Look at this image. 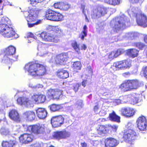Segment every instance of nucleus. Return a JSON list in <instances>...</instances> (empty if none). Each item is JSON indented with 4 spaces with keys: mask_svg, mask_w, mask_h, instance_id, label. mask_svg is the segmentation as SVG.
I'll return each instance as SVG.
<instances>
[{
    "mask_svg": "<svg viewBox=\"0 0 147 147\" xmlns=\"http://www.w3.org/2000/svg\"><path fill=\"white\" fill-rule=\"evenodd\" d=\"M46 96L42 94H34L31 98L24 96L19 97L17 99V103L21 106L27 107H31L34 103L40 104L44 103L46 101Z\"/></svg>",
    "mask_w": 147,
    "mask_h": 147,
    "instance_id": "1",
    "label": "nucleus"
},
{
    "mask_svg": "<svg viewBox=\"0 0 147 147\" xmlns=\"http://www.w3.org/2000/svg\"><path fill=\"white\" fill-rule=\"evenodd\" d=\"M24 69L33 77H40L46 74V66L37 61L29 62L24 66Z\"/></svg>",
    "mask_w": 147,
    "mask_h": 147,
    "instance_id": "2",
    "label": "nucleus"
},
{
    "mask_svg": "<svg viewBox=\"0 0 147 147\" xmlns=\"http://www.w3.org/2000/svg\"><path fill=\"white\" fill-rule=\"evenodd\" d=\"M49 33L43 32L40 34V36L43 40L46 41L57 42L59 40V38L63 35L62 30L58 26H50L48 27Z\"/></svg>",
    "mask_w": 147,
    "mask_h": 147,
    "instance_id": "3",
    "label": "nucleus"
},
{
    "mask_svg": "<svg viewBox=\"0 0 147 147\" xmlns=\"http://www.w3.org/2000/svg\"><path fill=\"white\" fill-rule=\"evenodd\" d=\"M41 9L37 8H32L28 11L29 14L26 19L27 22V24L29 28H32L36 25L40 24L42 21L40 20H37L36 22L37 17Z\"/></svg>",
    "mask_w": 147,
    "mask_h": 147,
    "instance_id": "4",
    "label": "nucleus"
},
{
    "mask_svg": "<svg viewBox=\"0 0 147 147\" xmlns=\"http://www.w3.org/2000/svg\"><path fill=\"white\" fill-rule=\"evenodd\" d=\"M126 18L118 16L114 18L111 20L110 25L114 31L117 32L126 27Z\"/></svg>",
    "mask_w": 147,
    "mask_h": 147,
    "instance_id": "5",
    "label": "nucleus"
},
{
    "mask_svg": "<svg viewBox=\"0 0 147 147\" xmlns=\"http://www.w3.org/2000/svg\"><path fill=\"white\" fill-rule=\"evenodd\" d=\"M141 85L140 82L137 79L127 80L121 85L120 88L123 92H126L136 89Z\"/></svg>",
    "mask_w": 147,
    "mask_h": 147,
    "instance_id": "6",
    "label": "nucleus"
},
{
    "mask_svg": "<svg viewBox=\"0 0 147 147\" xmlns=\"http://www.w3.org/2000/svg\"><path fill=\"white\" fill-rule=\"evenodd\" d=\"M45 16L47 19L53 22L61 21L64 19V16L61 13L50 9L46 10Z\"/></svg>",
    "mask_w": 147,
    "mask_h": 147,
    "instance_id": "7",
    "label": "nucleus"
},
{
    "mask_svg": "<svg viewBox=\"0 0 147 147\" xmlns=\"http://www.w3.org/2000/svg\"><path fill=\"white\" fill-rule=\"evenodd\" d=\"M5 54L2 61L5 60L15 61H17V57L13 56L16 52V49L14 46L11 45L9 46L5 49Z\"/></svg>",
    "mask_w": 147,
    "mask_h": 147,
    "instance_id": "8",
    "label": "nucleus"
},
{
    "mask_svg": "<svg viewBox=\"0 0 147 147\" xmlns=\"http://www.w3.org/2000/svg\"><path fill=\"white\" fill-rule=\"evenodd\" d=\"M47 95L50 100H58L63 96V91L58 89L51 88L48 90Z\"/></svg>",
    "mask_w": 147,
    "mask_h": 147,
    "instance_id": "9",
    "label": "nucleus"
},
{
    "mask_svg": "<svg viewBox=\"0 0 147 147\" xmlns=\"http://www.w3.org/2000/svg\"><path fill=\"white\" fill-rule=\"evenodd\" d=\"M26 130L35 135H38L44 134L45 133V129L44 126L38 124L28 125Z\"/></svg>",
    "mask_w": 147,
    "mask_h": 147,
    "instance_id": "10",
    "label": "nucleus"
},
{
    "mask_svg": "<svg viewBox=\"0 0 147 147\" xmlns=\"http://www.w3.org/2000/svg\"><path fill=\"white\" fill-rule=\"evenodd\" d=\"M108 11L107 7L103 6H98L94 9L91 14L92 18L95 19L104 16Z\"/></svg>",
    "mask_w": 147,
    "mask_h": 147,
    "instance_id": "11",
    "label": "nucleus"
},
{
    "mask_svg": "<svg viewBox=\"0 0 147 147\" xmlns=\"http://www.w3.org/2000/svg\"><path fill=\"white\" fill-rule=\"evenodd\" d=\"M65 118L61 115L53 117L51 119V123L53 127H61L64 123Z\"/></svg>",
    "mask_w": 147,
    "mask_h": 147,
    "instance_id": "12",
    "label": "nucleus"
},
{
    "mask_svg": "<svg viewBox=\"0 0 147 147\" xmlns=\"http://www.w3.org/2000/svg\"><path fill=\"white\" fill-rule=\"evenodd\" d=\"M138 137L137 133L134 130L130 129L124 130L123 138L124 140L128 141L134 140Z\"/></svg>",
    "mask_w": 147,
    "mask_h": 147,
    "instance_id": "13",
    "label": "nucleus"
},
{
    "mask_svg": "<svg viewBox=\"0 0 147 147\" xmlns=\"http://www.w3.org/2000/svg\"><path fill=\"white\" fill-rule=\"evenodd\" d=\"M136 123L140 131L147 130V119L145 116L142 115L139 117L136 120Z\"/></svg>",
    "mask_w": 147,
    "mask_h": 147,
    "instance_id": "14",
    "label": "nucleus"
},
{
    "mask_svg": "<svg viewBox=\"0 0 147 147\" xmlns=\"http://www.w3.org/2000/svg\"><path fill=\"white\" fill-rule=\"evenodd\" d=\"M68 59L67 55L65 53L57 55L55 58V63L58 65H63L66 63Z\"/></svg>",
    "mask_w": 147,
    "mask_h": 147,
    "instance_id": "15",
    "label": "nucleus"
},
{
    "mask_svg": "<svg viewBox=\"0 0 147 147\" xmlns=\"http://www.w3.org/2000/svg\"><path fill=\"white\" fill-rule=\"evenodd\" d=\"M69 132L66 131H56L54 132L53 135V138L59 140L62 139H65L69 136Z\"/></svg>",
    "mask_w": 147,
    "mask_h": 147,
    "instance_id": "16",
    "label": "nucleus"
},
{
    "mask_svg": "<svg viewBox=\"0 0 147 147\" xmlns=\"http://www.w3.org/2000/svg\"><path fill=\"white\" fill-rule=\"evenodd\" d=\"M121 115L127 117H132L135 114V112L132 108L129 107H124L121 108Z\"/></svg>",
    "mask_w": 147,
    "mask_h": 147,
    "instance_id": "17",
    "label": "nucleus"
},
{
    "mask_svg": "<svg viewBox=\"0 0 147 147\" xmlns=\"http://www.w3.org/2000/svg\"><path fill=\"white\" fill-rule=\"evenodd\" d=\"M34 136L31 134L24 133L21 135L19 137V140L22 144H27L32 141Z\"/></svg>",
    "mask_w": 147,
    "mask_h": 147,
    "instance_id": "18",
    "label": "nucleus"
},
{
    "mask_svg": "<svg viewBox=\"0 0 147 147\" xmlns=\"http://www.w3.org/2000/svg\"><path fill=\"white\" fill-rule=\"evenodd\" d=\"M105 143L106 147H115L118 144L119 142L113 138L109 137L105 139Z\"/></svg>",
    "mask_w": 147,
    "mask_h": 147,
    "instance_id": "19",
    "label": "nucleus"
},
{
    "mask_svg": "<svg viewBox=\"0 0 147 147\" xmlns=\"http://www.w3.org/2000/svg\"><path fill=\"white\" fill-rule=\"evenodd\" d=\"M56 75L58 78L63 80L66 79L69 77L68 71L63 68L58 69L56 72Z\"/></svg>",
    "mask_w": 147,
    "mask_h": 147,
    "instance_id": "20",
    "label": "nucleus"
},
{
    "mask_svg": "<svg viewBox=\"0 0 147 147\" xmlns=\"http://www.w3.org/2000/svg\"><path fill=\"white\" fill-rule=\"evenodd\" d=\"M10 119L16 122H20V115L17 111L15 109L10 110L8 113Z\"/></svg>",
    "mask_w": 147,
    "mask_h": 147,
    "instance_id": "21",
    "label": "nucleus"
},
{
    "mask_svg": "<svg viewBox=\"0 0 147 147\" xmlns=\"http://www.w3.org/2000/svg\"><path fill=\"white\" fill-rule=\"evenodd\" d=\"M36 112L37 116L40 119H44L47 116V113L44 108H38L36 110Z\"/></svg>",
    "mask_w": 147,
    "mask_h": 147,
    "instance_id": "22",
    "label": "nucleus"
},
{
    "mask_svg": "<svg viewBox=\"0 0 147 147\" xmlns=\"http://www.w3.org/2000/svg\"><path fill=\"white\" fill-rule=\"evenodd\" d=\"M24 118L29 121H32L35 119L36 115L35 113L32 111H28L23 113Z\"/></svg>",
    "mask_w": 147,
    "mask_h": 147,
    "instance_id": "23",
    "label": "nucleus"
},
{
    "mask_svg": "<svg viewBox=\"0 0 147 147\" xmlns=\"http://www.w3.org/2000/svg\"><path fill=\"white\" fill-rule=\"evenodd\" d=\"M107 125H100L96 128L98 134L100 135L106 134L108 133Z\"/></svg>",
    "mask_w": 147,
    "mask_h": 147,
    "instance_id": "24",
    "label": "nucleus"
},
{
    "mask_svg": "<svg viewBox=\"0 0 147 147\" xmlns=\"http://www.w3.org/2000/svg\"><path fill=\"white\" fill-rule=\"evenodd\" d=\"M16 33L13 30L12 28L8 27L6 30L2 35L5 38H9L12 37L16 38L15 36Z\"/></svg>",
    "mask_w": 147,
    "mask_h": 147,
    "instance_id": "25",
    "label": "nucleus"
},
{
    "mask_svg": "<svg viewBox=\"0 0 147 147\" xmlns=\"http://www.w3.org/2000/svg\"><path fill=\"white\" fill-rule=\"evenodd\" d=\"M140 16L141 19L137 20L138 24L144 27H147V16L143 14H140Z\"/></svg>",
    "mask_w": 147,
    "mask_h": 147,
    "instance_id": "26",
    "label": "nucleus"
},
{
    "mask_svg": "<svg viewBox=\"0 0 147 147\" xmlns=\"http://www.w3.org/2000/svg\"><path fill=\"white\" fill-rule=\"evenodd\" d=\"M139 51L135 49H130L127 50L126 54L130 57L132 58L138 56Z\"/></svg>",
    "mask_w": 147,
    "mask_h": 147,
    "instance_id": "27",
    "label": "nucleus"
},
{
    "mask_svg": "<svg viewBox=\"0 0 147 147\" xmlns=\"http://www.w3.org/2000/svg\"><path fill=\"white\" fill-rule=\"evenodd\" d=\"M108 117L109 119L112 121L118 123L120 122V117L117 115L114 111L109 114Z\"/></svg>",
    "mask_w": 147,
    "mask_h": 147,
    "instance_id": "28",
    "label": "nucleus"
},
{
    "mask_svg": "<svg viewBox=\"0 0 147 147\" xmlns=\"http://www.w3.org/2000/svg\"><path fill=\"white\" fill-rule=\"evenodd\" d=\"M17 144L15 140H10L8 141H3L1 143L3 147H14Z\"/></svg>",
    "mask_w": 147,
    "mask_h": 147,
    "instance_id": "29",
    "label": "nucleus"
},
{
    "mask_svg": "<svg viewBox=\"0 0 147 147\" xmlns=\"http://www.w3.org/2000/svg\"><path fill=\"white\" fill-rule=\"evenodd\" d=\"M50 109L51 111L55 112L61 111L63 109V108L61 104L57 105L53 104L50 106Z\"/></svg>",
    "mask_w": 147,
    "mask_h": 147,
    "instance_id": "30",
    "label": "nucleus"
},
{
    "mask_svg": "<svg viewBox=\"0 0 147 147\" xmlns=\"http://www.w3.org/2000/svg\"><path fill=\"white\" fill-rule=\"evenodd\" d=\"M124 70L129 69L131 66V61L128 59L122 60Z\"/></svg>",
    "mask_w": 147,
    "mask_h": 147,
    "instance_id": "31",
    "label": "nucleus"
},
{
    "mask_svg": "<svg viewBox=\"0 0 147 147\" xmlns=\"http://www.w3.org/2000/svg\"><path fill=\"white\" fill-rule=\"evenodd\" d=\"M71 46L75 51L78 54L80 53V46L77 42L75 40H73L71 43Z\"/></svg>",
    "mask_w": 147,
    "mask_h": 147,
    "instance_id": "32",
    "label": "nucleus"
},
{
    "mask_svg": "<svg viewBox=\"0 0 147 147\" xmlns=\"http://www.w3.org/2000/svg\"><path fill=\"white\" fill-rule=\"evenodd\" d=\"M0 23L6 26H9L11 24L10 20L7 17L2 18L0 21Z\"/></svg>",
    "mask_w": 147,
    "mask_h": 147,
    "instance_id": "33",
    "label": "nucleus"
},
{
    "mask_svg": "<svg viewBox=\"0 0 147 147\" xmlns=\"http://www.w3.org/2000/svg\"><path fill=\"white\" fill-rule=\"evenodd\" d=\"M121 1V0H105V1L108 4L115 6L119 4Z\"/></svg>",
    "mask_w": 147,
    "mask_h": 147,
    "instance_id": "34",
    "label": "nucleus"
},
{
    "mask_svg": "<svg viewBox=\"0 0 147 147\" xmlns=\"http://www.w3.org/2000/svg\"><path fill=\"white\" fill-rule=\"evenodd\" d=\"M115 67L119 70H124L122 60L117 61L114 63Z\"/></svg>",
    "mask_w": 147,
    "mask_h": 147,
    "instance_id": "35",
    "label": "nucleus"
},
{
    "mask_svg": "<svg viewBox=\"0 0 147 147\" xmlns=\"http://www.w3.org/2000/svg\"><path fill=\"white\" fill-rule=\"evenodd\" d=\"M134 46L140 50H143L146 46L145 44L144 43L138 42L134 43Z\"/></svg>",
    "mask_w": 147,
    "mask_h": 147,
    "instance_id": "36",
    "label": "nucleus"
},
{
    "mask_svg": "<svg viewBox=\"0 0 147 147\" xmlns=\"http://www.w3.org/2000/svg\"><path fill=\"white\" fill-rule=\"evenodd\" d=\"M81 64L80 61H77L74 62L73 64V68L76 70H78L81 69Z\"/></svg>",
    "mask_w": 147,
    "mask_h": 147,
    "instance_id": "37",
    "label": "nucleus"
},
{
    "mask_svg": "<svg viewBox=\"0 0 147 147\" xmlns=\"http://www.w3.org/2000/svg\"><path fill=\"white\" fill-rule=\"evenodd\" d=\"M0 132L2 136H6L9 134V131L8 129L2 127L0 130Z\"/></svg>",
    "mask_w": 147,
    "mask_h": 147,
    "instance_id": "38",
    "label": "nucleus"
},
{
    "mask_svg": "<svg viewBox=\"0 0 147 147\" xmlns=\"http://www.w3.org/2000/svg\"><path fill=\"white\" fill-rule=\"evenodd\" d=\"M108 130V132L109 131L111 130V129H112V131L115 132L117 131V129L118 128V126L116 125H111L109 124L107 125Z\"/></svg>",
    "mask_w": 147,
    "mask_h": 147,
    "instance_id": "39",
    "label": "nucleus"
},
{
    "mask_svg": "<svg viewBox=\"0 0 147 147\" xmlns=\"http://www.w3.org/2000/svg\"><path fill=\"white\" fill-rule=\"evenodd\" d=\"M113 51L116 58L124 53V51L121 49H118L116 51Z\"/></svg>",
    "mask_w": 147,
    "mask_h": 147,
    "instance_id": "40",
    "label": "nucleus"
},
{
    "mask_svg": "<svg viewBox=\"0 0 147 147\" xmlns=\"http://www.w3.org/2000/svg\"><path fill=\"white\" fill-rule=\"evenodd\" d=\"M70 7V6L69 4L62 3L60 10L64 11H66L69 9Z\"/></svg>",
    "mask_w": 147,
    "mask_h": 147,
    "instance_id": "41",
    "label": "nucleus"
},
{
    "mask_svg": "<svg viewBox=\"0 0 147 147\" xmlns=\"http://www.w3.org/2000/svg\"><path fill=\"white\" fill-rule=\"evenodd\" d=\"M8 27L0 23V33L3 35Z\"/></svg>",
    "mask_w": 147,
    "mask_h": 147,
    "instance_id": "42",
    "label": "nucleus"
},
{
    "mask_svg": "<svg viewBox=\"0 0 147 147\" xmlns=\"http://www.w3.org/2000/svg\"><path fill=\"white\" fill-rule=\"evenodd\" d=\"M87 32L85 31H82L79 35V37L82 40H84V37H86L87 36Z\"/></svg>",
    "mask_w": 147,
    "mask_h": 147,
    "instance_id": "43",
    "label": "nucleus"
},
{
    "mask_svg": "<svg viewBox=\"0 0 147 147\" xmlns=\"http://www.w3.org/2000/svg\"><path fill=\"white\" fill-rule=\"evenodd\" d=\"M108 58L110 60H112L116 58L113 51H111L108 54Z\"/></svg>",
    "mask_w": 147,
    "mask_h": 147,
    "instance_id": "44",
    "label": "nucleus"
},
{
    "mask_svg": "<svg viewBox=\"0 0 147 147\" xmlns=\"http://www.w3.org/2000/svg\"><path fill=\"white\" fill-rule=\"evenodd\" d=\"M142 70L143 76L147 80V66L143 67Z\"/></svg>",
    "mask_w": 147,
    "mask_h": 147,
    "instance_id": "45",
    "label": "nucleus"
},
{
    "mask_svg": "<svg viewBox=\"0 0 147 147\" xmlns=\"http://www.w3.org/2000/svg\"><path fill=\"white\" fill-rule=\"evenodd\" d=\"M62 3L60 2H57L55 3L53 5L54 8L56 9H61Z\"/></svg>",
    "mask_w": 147,
    "mask_h": 147,
    "instance_id": "46",
    "label": "nucleus"
},
{
    "mask_svg": "<svg viewBox=\"0 0 147 147\" xmlns=\"http://www.w3.org/2000/svg\"><path fill=\"white\" fill-rule=\"evenodd\" d=\"M30 4L32 6H34V5H35L37 3L41 2L43 0H30Z\"/></svg>",
    "mask_w": 147,
    "mask_h": 147,
    "instance_id": "47",
    "label": "nucleus"
},
{
    "mask_svg": "<svg viewBox=\"0 0 147 147\" xmlns=\"http://www.w3.org/2000/svg\"><path fill=\"white\" fill-rule=\"evenodd\" d=\"M80 86V84L79 83H76L73 85V90L75 92H76L78 91Z\"/></svg>",
    "mask_w": 147,
    "mask_h": 147,
    "instance_id": "48",
    "label": "nucleus"
},
{
    "mask_svg": "<svg viewBox=\"0 0 147 147\" xmlns=\"http://www.w3.org/2000/svg\"><path fill=\"white\" fill-rule=\"evenodd\" d=\"M131 74L129 72H127L123 73L122 74V76L124 78H127L129 77Z\"/></svg>",
    "mask_w": 147,
    "mask_h": 147,
    "instance_id": "49",
    "label": "nucleus"
},
{
    "mask_svg": "<svg viewBox=\"0 0 147 147\" xmlns=\"http://www.w3.org/2000/svg\"><path fill=\"white\" fill-rule=\"evenodd\" d=\"M91 144L93 146L96 147L98 145V141H92Z\"/></svg>",
    "mask_w": 147,
    "mask_h": 147,
    "instance_id": "50",
    "label": "nucleus"
},
{
    "mask_svg": "<svg viewBox=\"0 0 147 147\" xmlns=\"http://www.w3.org/2000/svg\"><path fill=\"white\" fill-rule=\"evenodd\" d=\"M87 47L86 45L85 44H82L81 46V48H80V50H85L87 49Z\"/></svg>",
    "mask_w": 147,
    "mask_h": 147,
    "instance_id": "51",
    "label": "nucleus"
},
{
    "mask_svg": "<svg viewBox=\"0 0 147 147\" xmlns=\"http://www.w3.org/2000/svg\"><path fill=\"white\" fill-rule=\"evenodd\" d=\"M130 2L133 4L137 3L139 2L141 0H129Z\"/></svg>",
    "mask_w": 147,
    "mask_h": 147,
    "instance_id": "52",
    "label": "nucleus"
},
{
    "mask_svg": "<svg viewBox=\"0 0 147 147\" xmlns=\"http://www.w3.org/2000/svg\"><path fill=\"white\" fill-rule=\"evenodd\" d=\"M99 109V106L98 105H95L94 107V111L95 112L98 111Z\"/></svg>",
    "mask_w": 147,
    "mask_h": 147,
    "instance_id": "53",
    "label": "nucleus"
},
{
    "mask_svg": "<svg viewBox=\"0 0 147 147\" xmlns=\"http://www.w3.org/2000/svg\"><path fill=\"white\" fill-rule=\"evenodd\" d=\"M87 80H84L82 82V85L84 87H85L87 84Z\"/></svg>",
    "mask_w": 147,
    "mask_h": 147,
    "instance_id": "54",
    "label": "nucleus"
},
{
    "mask_svg": "<svg viewBox=\"0 0 147 147\" xmlns=\"http://www.w3.org/2000/svg\"><path fill=\"white\" fill-rule=\"evenodd\" d=\"M143 40L144 42L147 45V34L144 36Z\"/></svg>",
    "mask_w": 147,
    "mask_h": 147,
    "instance_id": "55",
    "label": "nucleus"
},
{
    "mask_svg": "<svg viewBox=\"0 0 147 147\" xmlns=\"http://www.w3.org/2000/svg\"><path fill=\"white\" fill-rule=\"evenodd\" d=\"M81 145L82 147H87V144L85 142L81 143Z\"/></svg>",
    "mask_w": 147,
    "mask_h": 147,
    "instance_id": "56",
    "label": "nucleus"
},
{
    "mask_svg": "<svg viewBox=\"0 0 147 147\" xmlns=\"http://www.w3.org/2000/svg\"><path fill=\"white\" fill-rule=\"evenodd\" d=\"M87 68L88 71H90L91 73H93L92 69L91 67H88Z\"/></svg>",
    "mask_w": 147,
    "mask_h": 147,
    "instance_id": "57",
    "label": "nucleus"
},
{
    "mask_svg": "<svg viewBox=\"0 0 147 147\" xmlns=\"http://www.w3.org/2000/svg\"><path fill=\"white\" fill-rule=\"evenodd\" d=\"M83 31H86V32H87V27L86 25H84V26L83 28Z\"/></svg>",
    "mask_w": 147,
    "mask_h": 147,
    "instance_id": "58",
    "label": "nucleus"
},
{
    "mask_svg": "<svg viewBox=\"0 0 147 147\" xmlns=\"http://www.w3.org/2000/svg\"><path fill=\"white\" fill-rule=\"evenodd\" d=\"M85 5H82L81 7L84 10L85 9Z\"/></svg>",
    "mask_w": 147,
    "mask_h": 147,
    "instance_id": "59",
    "label": "nucleus"
},
{
    "mask_svg": "<svg viewBox=\"0 0 147 147\" xmlns=\"http://www.w3.org/2000/svg\"><path fill=\"white\" fill-rule=\"evenodd\" d=\"M116 102L121 103V100L119 99H117L116 100Z\"/></svg>",
    "mask_w": 147,
    "mask_h": 147,
    "instance_id": "60",
    "label": "nucleus"
},
{
    "mask_svg": "<svg viewBox=\"0 0 147 147\" xmlns=\"http://www.w3.org/2000/svg\"><path fill=\"white\" fill-rule=\"evenodd\" d=\"M30 36L31 37H32L33 36V34L32 33H31V34H30Z\"/></svg>",
    "mask_w": 147,
    "mask_h": 147,
    "instance_id": "61",
    "label": "nucleus"
},
{
    "mask_svg": "<svg viewBox=\"0 0 147 147\" xmlns=\"http://www.w3.org/2000/svg\"><path fill=\"white\" fill-rule=\"evenodd\" d=\"M2 0H0V3H1L2 2Z\"/></svg>",
    "mask_w": 147,
    "mask_h": 147,
    "instance_id": "62",
    "label": "nucleus"
},
{
    "mask_svg": "<svg viewBox=\"0 0 147 147\" xmlns=\"http://www.w3.org/2000/svg\"><path fill=\"white\" fill-rule=\"evenodd\" d=\"M2 121V120H0V121Z\"/></svg>",
    "mask_w": 147,
    "mask_h": 147,
    "instance_id": "63",
    "label": "nucleus"
}]
</instances>
